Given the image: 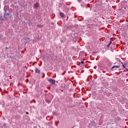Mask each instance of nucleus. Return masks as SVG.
Wrapping results in <instances>:
<instances>
[{"mask_svg": "<svg viewBox=\"0 0 128 128\" xmlns=\"http://www.w3.org/2000/svg\"><path fill=\"white\" fill-rule=\"evenodd\" d=\"M94 26H96V24L94 23H93L92 24H88L87 26V28H94Z\"/></svg>", "mask_w": 128, "mask_h": 128, "instance_id": "f257e3e1", "label": "nucleus"}, {"mask_svg": "<svg viewBox=\"0 0 128 128\" xmlns=\"http://www.w3.org/2000/svg\"><path fill=\"white\" fill-rule=\"evenodd\" d=\"M40 6V3H36L34 4V8H38Z\"/></svg>", "mask_w": 128, "mask_h": 128, "instance_id": "20e7f679", "label": "nucleus"}, {"mask_svg": "<svg viewBox=\"0 0 128 128\" xmlns=\"http://www.w3.org/2000/svg\"><path fill=\"white\" fill-rule=\"evenodd\" d=\"M122 66L124 68H126V67L124 66V65L122 63Z\"/></svg>", "mask_w": 128, "mask_h": 128, "instance_id": "1a4fd4ad", "label": "nucleus"}, {"mask_svg": "<svg viewBox=\"0 0 128 128\" xmlns=\"http://www.w3.org/2000/svg\"><path fill=\"white\" fill-rule=\"evenodd\" d=\"M26 114H28V112H26Z\"/></svg>", "mask_w": 128, "mask_h": 128, "instance_id": "9b49d317", "label": "nucleus"}, {"mask_svg": "<svg viewBox=\"0 0 128 128\" xmlns=\"http://www.w3.org/2000/svg\"><path fill=\"white\" fill-rule=\"evenodd\" d=\"M35 72L36 74H40V70L38 68H35Z\"/></svg>", "mask_w": 128, "mask_h": 128, "instance_id": "7ed1b4c3", "label": "nucleus"}, {"mask_svg": "<svg viewBox=\"0 0 128 128\" xmlns=\"http://www.w3.org/2000/svg\"><path fill=\"white\" fill-rule=\"evenodd\" d=\"M81 64H84V61H82Z\"/></svg>", "mask_w": 128, "mask_h": 128, "instance_id": "9d476101", "label": "nucleus"}, {"mask_svg": "<svg viewBox=\"0 0 128 128\" xmlns=\"http://www.w3.org/2000/svg\"><path fill=\"white\" fill-rule=\"evenodd\" d=\"M112 40H110V42H109V44H108L107 45V46H108V48H110V46L111 44H112Z\"/></svg>", "mask_w": 128, "mask_h": 128, "instance_id": "423d86ee", "label": "nucleus"}, {"mask_svg": "<svg viewBox=\"0 0 128 128\" xmlns=\"http://www.w3.org/2000/svg\"><path fill=\"white\" fill-rule=\"evenodd\" d=\"M8 16H10V14H8Z\"/></svg>", "mask_w": 128, "mask_h": 128, "instance_id": "f8f14e48", "label": "nucleus"}, {"mask_svg": "<svg viewBox=\"0 0 128 128\" xmlns=\"http://www.w3.org/2000/svg\"><path fill=\"white\" fill-rule=\"evenodd\" d=\"M46 102H48V104H50V101L48 99L46 100Z\"/></svg>", "mask_w": 128, "mask_h": 128, "instance_id": "6e6552de", "label": "nucleus"}, {"mask_svg": "<svg viewBox=\"0 0 128 128\" xmlns=\"http://www.w3.org/2000/svg\"><path fill=\"white\" fill-rule=\"evenodd\" d=\"M48 82H49L52 85L56 84V80L52 78H50L48 80Z\"/></svg>", "mask_w": 128, "mask_h": 128, "instance_id": "f03ea898", "label": "nucleus"}, {"mask_svg": "<svg viewBox=\"0 0 128 128\" xmlns=\"http://www.w3.org/2000/svg\"><path fill=\"white\" fill-rule=\"evenodd\" d=\"M60 16H64V14H63L62 12H60Z\"/></svg>", "mask_w": 128, "mask_h": 128, "instance_id": "0eeeda50", "label": "nucleus"}, {"mask_svg": "<svg viewBox=\"0 0 128 128\" xmlns=\"http://www.w3.org/2000/svg\"><path fill=\"white\" fill-rule=\"evenodd\" d=\"M120 66H114L112 68V70H114V68H120Z\"/></svg>", "mask_w": 128, "mask_h": 128, "instance_id": "39448f33", "label": "nucleus"}]
</instances>
